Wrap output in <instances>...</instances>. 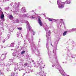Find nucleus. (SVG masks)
Instances as JSON below:
<instances>
[{
    "label": "nucleus",
    "instance_id": "obj_1",
    "mask_svg": "<svg viewBox=\"0 0 76 76\" xmlns=\"http://www.w3.org/2000/svg\"><path fill=\"white\" fill-rule=\"evenodd\" d=\"M41 60V57L39 56H38L37 57V64L39 66V67L40 68H44V66H45L44 64H42V61H39V60Z\"/></svg>",
    "mask_w": 76,
    "mask_h": 76
},
{
    "label": "nucleus",
    "instance_id": "obj_2",
    "mask_svg": "<svg viewBox=\"0 0 76 76\" xmlns=\"http://www.w3.org/2000/svg\"><path fill=\"white\" fill-rule=\"evenodd\" d=\"M57 65H58V69L59 72H60L61 74L63 76H65V72L64 71V70L62 69V68L61 67V66L60 65L59 63L57 62Z\"/></svg>",
    "mask_w": 76,
    "mask_h": 76
},
{
    "label": "nucleus",
    "instance_id": "obj_3",
    "mask_svg": "<svg viewBox=\"0 0 76 76\" xmlns=\"http://www.w3.org/2000/svg\"><path fill=\"white\" fill-rule=\"evenodd\" d=\"M57 4L58 5V8L59 9H63V8H64L65 3L61 2L60 0H58Z\"/></svg>",
    "mask_w": 76,
    "mask_h": 76
},
{
    "label": "nucleus",
    "instance_id": "obj_4",
    "mask_svg": "<svg viewBox=\"0 0 76 76\" xmlns=\"http://www.w3.org/2000/svg\"><path fill=\"white\" fill-rule=\"evenodd\" d=\"M0 11V14L1 15V17L0 18L2 20V21H0V24H2V22L3 21H4V14H3V12L2 11Z\"/></svg>",
    "mask_w": 76,
    "mask_h": 76
},
{
    "label": "nucleus",
    "instance_id": "obj_5",
    "mask_svg": "<svg viewBox=\"0 0 76 76\" xmlns=\"http://www.w3.org/2000/svg\"><path fill=\"white\" fill-rule=\"evenodd\" d=\"M44 28L45 31H46V35H47V32L48 33V34L47 35V36H49V35H50V34H51V31L49 30L48 32H47V31H48V29H49L50 28V27H48V26L46 25V26Z\"/></svg>",
    "mask_w": 76,
    "mask_h": 76
},
{
    "label": "nucleus",
    "instance_id": "obj_6",
    "mask_svg": "<svg viewBox=\"0 0 76 76\" xmlns=\"http://www.w3.org/2000/svg\"><path fill=\"white\" fill-rule=\"evenodd\" d=\"M15 58H12V59H11L10 61V62L8 63H7L6 64V66L7 67H10L12 64V65H13V61L14 60Z\"/></svg>",
    "mask_w": 76,
    "mask_h": 76
},
{
    "label": "nucleus",
    "instance_id": "obj_7",
    "mask_svg": "<svg viewBox=\"0 0 76 76\" xmlns=\"http://www.w3.org/2000/svg\"><path fill=\"white\" fill-rule=\"evenodd\" d=\"M48 33L46 32V37L47 38V43H46V48L48 49V40H50L51 41V39H50V36L49 35V36H47V34Z\"/></svg>",
    "mask_w": 76,
    "mask_h": 76
},
{
    "label": "nucleus",
    "instance_id": "obj_8",
    "mask_svg": "<svg viewBox=\"0 0 76 76\" xmlns=\"http://www.w3.org/2000/svg\"><path fill=\"white\" fill-rule=\"evenodd\" d=\"M25 69V66H21L20 69L21 70H23V72L24 73L23 74L22 76H24V75H25V74H26V73H27V71L26 70V69Z\"/></svg>",
    "mask_w": 76,
    "mask_h": 76
},
{
    "label": "nucleus",
    "instance_id": "obj_9",
    "mask_svg": "<svg viewBox=\"0 0 76 76\" xmlns=\"http://www.w3.org/2000/svg\"><path fill=\"white\" fill-rule=\"evenodd\" d=\"M57 22L58 24V26H60V27L61 26V25L62 24V23L61 22H62L63 24L64 25V22L63 20V19H58L57 20Z\"/></svg>",
    "mask_w": 76,
    "mask_h": 76
},
{
    "label": "nucleus",
    "instance_id": "obj_10",
    "mask_svg": "<svg viewBox=\"0 0 76 76\" xmlns=\"http://www.w3.org/2000/svg\"><path fill=\"white\" fill-rule=\"evenodd\" d=\"M17 4V3L15 2V3H12L11 4V5H12V6H14L15 9H17V8H18L19 7V4Z\"/></svg>",
    "mask_w": 76,
    "mask_h": 76
},
{
    "label": "nucleus",
    "instance_id": "obj_11",
    "mask_svg": "<svg viewBox=\"0 0 76 76\" xmlns=\"http://www.w3.org/2000/svg\"><path fill=\"white\" fill-rule=\"evenodd\" d=\"M33 45L34 48H35L36 49L35 51H37V54H38V56H39L40 55V53L39 52V50H38V48L37 47V46H36L34 44H33Z\"/></svg>",
    "mask_w": 76,
    "mask_h": 76
},
{
    "label": "nucleus",
    "instance_id": "obj_12",
    "mask_svg": "<svg viewBox=\"0 0 76 76\" xmlns=\"http://www.w3.org/2000/svg\"><path fill=\"white\" fill-rule=\"evenodd\" d=\"M25 23H27V27L28 28V29H29V31H32V29H31V26L30 25H29V23L28 22V21H25Z\"/></svg>",
    "mask_w": 76,
    "mask_h": 76
},
{
    "label": "nucleus",
    "instance_id": "obj_13",
    "mask_svg": "<svg viewBox=\"0 0 76 76\" xmlns=\"http://www.w3.org/2000/svg\"><path fill=\"white\" fill-rule=\"evenodd\" d=\"M37 17L38 19V21L39 23L40 26H42V22H41V17L39 16H38Z\"/></svg>",
    "mask_w": 76,
    "mask_h": 76
},
{
    "label": "nucleus",
    "instance_id": "obj_14",
    "mask_svg": "<svg viewBox=\"0 0 76 76\" xmlns=\"http://www.w3.org/2000/svg\"><path fill=\"white\" fill-rule=\"evenodd\" d=\"M37 73L38 75H40V76H46L45 74L42 73V72L41 71H40L37 72Z\"/></svg>",
    "mask_w": 76,
    "mask_h": 76
},
{
    "label": "nucleus",
    "instance_id": "obj_15",
    "mask_svg": "<svg viewBox=\"0 0 76 76\" xmlns=\"http://www.w3.org/2000/svg\"><path fill=\"white\" fill-rule=\"evenodd\" d=\"M19 67V66H18V63L16 62L15 64V67H14V69L15 71L14 72H15L16 70H18V67Z\"/></svg>",
    "mask_w": 76,
    "mask_h": 76
},
{
    "label": "nucleus",
    "instance_id": "obj_16",
    "mask_svg": "<svg viewBox=\"0 0 76 76\" xmlns=\"http://www.w3.org/2000/svg\"><path fill=\"white\" fill-rule=\"evenodd\" d=\"M29 32L27 31V34L26 35V38L28 39V40L29 42H30V41H31V40H30V39L29 38Z\"/></svg>",
    "mask_w": 76,
    "mask_h": 76
},
{
    "label": "nucleus",
    "instance_id": "obj_17",
    "mask_svg": "<svg viewBox=\"0 0 76 76\" xmlns=\"http://www.w3.org/2000/svg\"><path fill=\"white\" fill-rule=\"evenodd\" d=\"M1 56L3 58V59H2V61H3V60H4V59H6V55L5 54H1Z\"/></svg>",
    "mask_w": 76,
    "mask_h": 76
},
{
    "label": "nucleus",
    "instance_id": "obj_18",
    "mask_svg": "<svg viewBox=\"0 0 76 76\" xmlns=\"http://www.w3.org/2000/svg\"><path fill=\"white\" fill-rule=\"evenodd\" d=\"M76 31V28H72V29L69 30L68 32H73V31Z\"/></svg>",
    "mask_w": 76,
    "mask_h": 76
},
{
    "label": "nucleus",
    "instance_id": "obj_19",
    "mask_svg": "<svg viewBox=\"0 0 76 76\" xmlns=\"http://www.w3.org/2000/svg\"><path fill=\"white\" fill-rule=\"evenodd\" d=\"M48 20L50 21V22H55L56 21V20L53 19V18H48Z\"/></svg>",
    "mask_w": 76,
    "mask_h": 76
},
{
    "label": "nucleus",
    "instance_id": "obj_20",
    "mask_svg": "<svg viewBox=\"0 0 76 76\" xmlns=\"http://www.w3.org/2000/svg\"><path fill=\"white\" fill-rule=\"evenodd\" d=\"M26 16H27L28 18H31V19H34L35 17L33 16H31L28 15L26 14Z\"/></svg>",
    "mask_w": 76,
    "mask_h": 76
},
{
    "label": "nucleus",
    "instance_id": "obj_21",
    "mask_svg": "<svg viewBox=\"0 0 76 76\" xmlns=\"http://www.w3.org/2000/svg\"><path fill=\"white\" fill-rule=\"evenodd\" d=\"M1 26H0V29H3V25H1ZM3 34V33H2V32L0 31V36H1V35ZM0 42H1L0 41Z\"/></svg>",
    "mask_w": 76,
    "mask_h": 76
},
{
    "label": "nucleus",
    "instance_id": "obj_22",
    "mask_svg": "<svg viewBox=\"0 0 76 76\" xmlns=\"http://www.w3.org/2000/svg\"><path fill=\"white\" fill-rule=\"evenodd\" d=\"M25 8L23 7L21 9V12H26V10H25Z\"/></svg>",
    "mask_w": 76,
    "mask_h": 76
},
{
    "label": "nucleus",
    "instance_id": "obj_23",
    "mask_svg": "<svg viewBox=\"0 0 76 76\" xmlns=\"http://www.w3.org/2000/svg\"><path fill=\"white\" fill-rule=\"evenodd\" d=\"M64 3H65V4H70V1H67L66 0V1H65V2H64Z\"/></svg>",
    "mask_w": 76,
    "mask_h": 76
},
{
    "label": "nucleus",
    "instance_id": "obj_24",
    "mask_svg": "<svg viewBox=\"0 0 76 76\" xmlns=\"http://www.w3.org/2000/svg\"><path fill=\"white\" fill-rule=\"evenodd\" d=\"M9 18L10 19H12L13 18V17L12 15H10L9 16Z\"/></svg>",
    "mask_w": 76,
    "mask_h": 76
},
{
    "label": "nucleus",
    "instance_id": "obj_25",
    "mask_svg": "<svg viewBox=\"0 0 76 76\" xmlns=\"http://www.w3.org/2000/svg\"><path fill=\"white\" fill-rule=\"evenodd\" d=\"M14 23H19V20L18 19L14 20Z\"/></svg>",
    "mask_w": 76,
    "mask_h": 76
},
{
    "label": "nucleus",
    "instance_id": "obj_26",
    "mask_svg": "<svg viewBox=\"0 0 76 76\" xmlns=\"http://www.w3.org/2000/svg\"><path fill=\"white\" fill-rule=\"evenodd\" d=\"M15 74H17V75H18V72L17 71L16 73H14V72H12L11 74V75H12V76H15Z\"/></svg>",
    "mask_w": 76,
    "mask_h": 76
},
{
    "label": "nucleus",
    "instance_id": "obj_27",
    "mask_svg": "<svg viewBox=\"0 0 76 76\" xmlns=\"http://www.w3.org/2000/svg\"><path fill=\"white\" fill-rule=\"evenodd\" d=\"M67 31H64L63 33V36H65V35H66V34H67Z\"/></svg>",
    "mask_w": 76,
    "mask_h": 76
},
{
    "label": "nucleus",
    "instance_id": "obj_28",
    "mask_svg": "<svg viewBox=\"0 0 76 76\" xmlns=\"http://www.w3.org/2000/svg\"><path fill=\"white\" fill-rule=\"evenodd\" d=\"M20 32H18L17 33V37H20Z\"/></svg>",
    "mask_w": 76,
    "mask_h": 76
},
{
    "label": "nucleus",
    "instance_id": "obj_29",
    "mask_svg": "<svg viewBox=\"0 0 76 76\" xmlns=\"http://www.w3.org/2000/svg\"><path fill=\"white\" fill-rule=\"evenodd\" d=\"M14 45H15V43H13L11 44L10 47H14Z\"/></svg>",
    "mask_w": 76,
    "mask_h": 76
},
{
    "label": "nucleus",
    "instance_id": "obj_30",
    "mask_svg": "<svg viewBox=\"0 0 76 76\" xmlns=\"http://www.w3.org/2000/svg\"><path fill=\"white\" fill-rule=\"evenodd\" d=\"M25 53V50H23V51H22L21 52V54L22 55L23 54H24Z\"/></svg>",
    "mask_w": 76,
    "mask_h": 76
},
{
    "label": "nucleus",
    "instance_id": "obj_31",
    "mask_svg": "<svg viewBox=\"0 0 76 76\" xmlns=\"http://www.w3.org/2000/svg\"><path fill=\"white\" fill-rule=\"evenodd\" d=\"M4 64H5V63H4V62H3L2 63H1L0 65L1 66H4Z\"/></svg>",
    "mask_w": 76,
    "mask_h": 76
},
{
    "label": "nucleus",
    "instance_id": "obj_32",
    "mask_svg": "<svg viewBox=\"0 0 76 76\" xmlns=\"http://www.w3.org/2000/svg\"><path fill=\"white\" fill-rule=\"evenodd\" d=\"M52 67H55V68H57V65H56V64H55V65H53L52 66Z\"/></svg>",
    "mask_w": 76,
    "mask_h": 76
},
{
    "label": "nucleus",
    "instance_id": "obj_33",
    "mask_svg": "<svg viewBox=\"0 0 76 76\" xmlns=\"http://www.w3.org/2000/svg\"><path fill=\"white\" fill-rule=\"evenodd\" d=\"M34 67H36V69L38 68V66L37 65H35V64L34 65Z\"/></svg>",
    "mask_w": 76,
    "mask_h": 76
},
{
    "label": "nucleus",
    "instance_id": "obj_34",
    "mask_svg": "<svg viewBox=\"0 0 76 76\" xmlns=\"http://www.w3.org/2000/svg\"><path fill=\"white\" fill-rule=\"evenodd\" d=\"M18 12H19L18 11H16L14 13H15V14H16V15H17V14H18Z\"/></svg>",
    "mask_w": 76,
    "mask_h": 76
},
{
    "label": "nucleus",
    "instance_id": "obj_35",
    "mask_svg": "<svg viewBox=\"0 0 76 76\" xmlns=\"http://www.w3.org/2000/svg\"><path fill=\"white\" fill-rule=\"evenodd\" d=\"M3 2H5V1H8L9 0H1Z\"/></svg>",
    "mask_w": 76,
    "mask_h": 76
},
{
    "label": "nucleus",
    "instance_id": "obj_36",
    "mask_svg": "<svg viewBox=\"0 0 76 76\" xmlns=\"http://www.w3.org/2000/svg\"><path fill=\"white\" fill-rule=\"evenodd\" d=\"M18 29V30H22V29L20 27H19V28H17Z\"/></svg>",
    "mask_w": 76,
    "mask_h": 76
},
{
    "label": "nucleus",
    "instance_id": "obj_37",
    "mask_svg": "<svg viewBox=\"0 0 76 76\" xmlns=\"http://www.w3.org/2000/svg\"><path fill=\"white\" fill-rule=\"evenodd\" d=\"M31 61H32V62L35 65V63H34V60H32Z\"/></svg>",
    "mask_w": 76,
    "mask_h": 76
},
{
    "label": "nucleus",
    "instance_id": "obj_38",
    "mask_svg": "<svg viewBox=\"0 0 76 76\" xmlns=\"http://www.w3.org/2000/svg\"><path fill=\"white\" fill-rule=\"evenodd\" d=\"M24 67H26L27 66V64L25 63L24 64Z\"/></svg>",
    "mask_w": 76,
    "mask_h": 76
},
{
    "label": "nucleus",
    "instance_id": "obj_39",
    "mask_svg": "<svg viewBox=\"0 0 76 76\" xmlns=\"http://www.w3.org/2000/svg\"><path fill=\"white\" fill-rule=\"evenodd\" d=\"M12 54L14 56H16L15 54V52H13Z\"/></svg>",
    "mask_w": 76,
    "mask_h": 76
},
{
    "label": "nucleus",
    "instance_id": "obj_40",
    "mask_svg": "<svg viewBox=\"0 0 76 76\" xmlns=\"http://www.w3.org/2000/svg\"><path fill=\"white\" fill-rule=\"evenodd\" d=\"M5 41H6L5 40V39H3V41H2V42L3 43H4V42H5Z\"/></svg>",
    "mask_w": 76,
    "mask_h": 76
},
{
    "label": "nucleus",
    "instance_id": "obj_41",
    "mask_svg": "<svg viewBox=\"0 0 76 76\" xmlns=\"http://www.w3.org/2000/svg\"><path fill=\"white\" fill-rule=\"evenodd\" d=\"M3 74V73L2 72H1V71H0V75Z\"/></svg>",
    "mask_w": 76,
    "mask_h": 76
},
{
    "label": "nucleus",
    "instance_id": "obj_42",
    "mask_svg": "<svg viewBox=\"0 0 76 76\" xmlns=\"http://www.w3.org/2000/svg\"><path fill=\"white\" fill-rule=\"evenodd\" d=\"M33 33V35H35V32H34V31H32Z\"/></svg>",
    "mask_w": 76,
    "mask_h": 76
},
{
    "label": "nucleus",
    "instance_id": "obj_43",
    "mask_svg": "<svg viewBox=\"0 0 76 76\" xmlns=\"http://www.w3.org/2000/svg\"><path fill=\"white\" fill-rule=\"evenodd\" d=\"M7 72H9V68H7Z\"/></svg>",
    "mask_w": 76,
    "mask_h": 76
},
{
    "label": "nucleus",
    "instance_id": "obj_44",
    "mask_svg": "<svg viewBox=\"0 0 76 76\" xmlns=\"http://www.w3.org/2000/svg\"><path fill=\"white\" fill-rule=\"evenodd\" d=\"M5 41L7 40V39H8V37H6V38H5Z\"/></svg>",
    "mask_w": 76,
    "mask_h": 76
},
{
    "label": "nucleus",
    "instance_id": "obj_45",
    "mask_svg": "<svg viewBox=\"0 0 76 76\" xmlns=\"http://www.w3.org/2000/svg\"><path fill=\"white\" fill-rule=\"evenodd\" d=\"M72 58H75V57H73V56H72Z\"/></svg>",
    "mask_w": 76,
    "mask_h": 76
},
{
    "label": "nucleus",
    "instance_id": "obj_46",
    "mask_svg": "<svg viewBox=\"0 0 76 76\" xmlns=\"http://www.w3.org/2000/svg\"><path fill=\"white\" fill-rule=\"evenodd\" d=\"M11 51H13H13H14V50L13 49H11Z\"/></svg>",
    "mask_w": 76,
    "mask_h": 76
},
{
    "label": "nucleus",
    "instance_id": "obj_47",
    "mask_svg": "<svg viewBox=\"0 0 76 76\" xmlns=\"http://www.w3.org/2000/svg\"><path fill=\"white\" fill-rule=\"evenodd\" d=\"M51 46H52V47H53V45L51 44Z\"/></svg>",
    "mask_w": 76,
    "mask_h": 76
},
{
    "label": "nucleus",
    "instance_id": "obj_48",
    "mask_svg": "<svg viewBox=\"0 0 76 76\" xmlns=\"http://www.w3.org/2000/svg\"><path fill=\"white\" fill-rule=\"evenodd\" d=\"M55 58L56 59V61H57V58Z\"/></svg>",
    "mask_w": 76,
    "mask_h": 76
},
{
    "label": "nucleus",
    "instance_id": "obj_49",
    "mask_svg": "<svg viewBox=\"0 0 76 76\" xmlns=\"http://www.w3.org/2000/svg\"><path fill=\"white\" fill-rule=\"evenodd\" d=\"M34 51H35V50H33V53H34Z\"/></svg>",
    "mask_w": 76,
    "mask_h": 76
},
{
    "label": "nucleus",
    "instance_id": "obj_50",
    "mask_svg": "<svg viewBox=\"0 0 76 76\" xmlns=\"http://www.w3.org/2000/svg\"><path fill=\"white\" fill-rule=\"evenodd\" d=\"M43 72V73H45L44 72V71H43V72Z\"/></svg>",
    "mask_w": 76,
    "mask_h": 76
},
{
    "label": "nucleus",
    "instance_id": "obj_51",
    "mask_svg": "<svg viewBox=\"0 0 76 76\" xmlns=\"http://www.w3.org/2000/svg\"><path fill=\"white\" fill-rule=\"evenodd\" d=\"M19 71H20V69H19Z\"/></svg>",
    "mask_w": 76,
    "mask_h": 76
},
{
    "label": "nucleus",
    "instance_id": "obj_52",
    "mask_svg": "<svg viewBox=\"0 0 76 76\" xmlns=\"http://www.w3.org/2000/svg\"><path fill=\"white\" fill-rule=\"evenodd\" d=\"M32 12H34V10H33L32 11Z\"/></svg>",
    "mask_w": 76,
    "mask_h": 76
},
{
    "label": "nucleus",
    "instance_id": "obj_53",
    "mask_svg": "<svg viewBox=\"0 0 76 76\" xmlns=\"http://www.w3.org/2000/svg\"><path fill=\"white\" fill-rule=\"evenodd\" d=\"M66 76H69V75H66Z\"/></svg>",
    "mask_w": 76,
    "mask_h": 76
},
{
    "label": "nucleus",
    "instance_id": "obj_54",
    "mask_svg": "<svg viewBox=\"0 0 76 76\" xmlns=\"http://www.w3.org/2000/svg\"><path fill=\"white\" fill-rule=\"evenodd\" d=\"M69 48V47H66V48Z\"/></svg>",
    "mask_w": 76,
    "mask_h": 76
},
{
    "label": "nucleus",
    "instance_id": "obj_55",
    "mask_svg": "<svg viewBox=\"0 0 76 76\" xmlns=\"http://www.w3.org/2000/svg\"><path fill=\"white\" fill-rule=\"evenodd\" d=\"M18 44H20V42H18Z\"/></svg>",
    "mask_w": 76,
    "mask_h": 76
},
{
    "label": "nucleus",
    "instance_id": "obj_56",
    "mask_svg": "<svg viewBox=\"0 0 76 76\" xmlns=\"http://www.w3.org/2000/svg\"><path fill=\"white\" fill-rule=\"evenodd\" d=\"M34 14H35V15H37V14L35 13Z\"/></svg>",
    "mask_w": 76,
    "mask_h": 76
},
{
    "label": "nucleus",
    "instance_id": "obj_57",
    "mask_svg": "<svg viewBox=\"0 0 76 76\" xmlns=\"http://www.w3.org/2000/svg\"><path fill=\"white\" fill-rule=\"evenodd\" d=\"M24 42H25V40H24Z\"/></svg>",
    "mask_w": 76,
    "mask_h": 76
},
{
    "label": "nucleus",
    "instance_id": "obj_58",
    "mask_svg": "<svg viewBox=\"0 0 76 76\" xmlns=\"http://www.w3.org/2000/svg\"><path fill=\"white\" fill-rule=\"evenodd\" d=\"M63 63H64V62H63Z\"/></svg>",
    "mask_w": 76,
    "mask_h": 76
},
{
    "label": "nucleus",
    "instance_id": "obj_59",
    "mask_svg": "<svg viewBox=\"0 0 76 76\" xmlns=\"http://www.w3.org/2000/svg\"><path fill=\"white\" fill-rule=\"evenodd\" d=\"M17 57H18V56H17Z\"/></svg>",
    "mask_w": 76,
    "mask_h": 76
},
{
    "label": "nucleus",
    "instance_id": "obj_60",
    "mask_svg": "<svg viewBox=\"0 0 76 76\" xmlns=\"http://www.w3.org/2000/svg\"><path fill=\"white\" fill-rule=\"evenodd\" d=\"M20 58L19 57H18V58Z\"/></svg>",
    "mask_w": 76,
    "mask_h": 76
},
{
    "label": "nucleus",
    "instance_id": "obj_61",
    "mask_svg": "<svg viewBox=\"0 0 76 76\" xmlns=\"http://www.w3.org/2000/svg\"><path fill=\"white\" fill-rule=\"evenodd\" d=\"M42 15H44V14H42Z\"/></svg>",
    "mask_w": 76,
    "mask_h": 76
},
{
    "label": "nucleus",
    "instance_id": "obj_62",
    "mask_svg": "<svg viewBox=\"0 0 76 76\" xmlns=\"http://www.w3.org/2000/svg\"><path fill=\"white\" fill-rule=\"evenodd\" d=\"M18 45H19V44H18Z\"/></svg>",
    "mask_w": 76,
    "mask_h": 76
},
{
    "label": "nucleus",
    "instance_id": "obj_63",
    "mask_svg": "<svg viewBox=\"0 0 76 76\" xmlns=\"http://www.w3.org/2000/svg\"><path fill=\"white\" fill-rule=\"evenodd\" d=\"M4 48H5V47H4Z\"/></svg>",
    "mask_w": 76,
    "mask_h": 76
},
{
    "label": "nucleus",
    "instance_id": "obj_64",
    "mask_svg": "<svg viewBox=\"0 0 76 76\" xmlns=\"http://www.w3.org/2000/svg\"><path fill=\"white\" fill-rule=\"evenodd\" d=\"M68 59L69 60V59Z\"/></svg>",
    "mask_w": 76,
    "mask_h": 76
}]
</instances>
